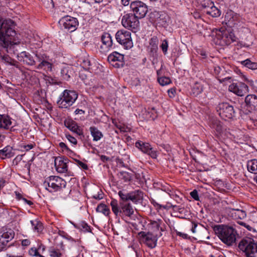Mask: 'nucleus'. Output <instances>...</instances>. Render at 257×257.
<instances>
[{
  "mask_svg": "<svg viewBox=\"0 0 257 257\" xmlns=\"http://www.w3.org/2000/svg\"><path fill=\"white\" fill-rule=\"evenodd\" d=\"M215 234L225 244L231 245L236 241V231L231 226L226 225H216L213 227Z\"/></svg>",
  "mask_w": 257,
  "mask_h": 257,
  "instance_id": "obj_1",
  "label": "nucleus"
},
{
  "mask_svg": "<svg viewBox=\"0 0 257 257\" xmlns=\"http://www.w3.org/2000/svg\"><path fill=\"white\" fill-rule=\"evenodd\" d=\"M110 204L111 210L116 216L131 217L134 214V209L129 203L124 202L118 203L116 200L112 199Z\"/></svg>",
  "mask_w": 257,
  "mask_h": 257,
  "instance_id": "obj_2",
  "label": "nucleus"
},
{
  "mask_svg": "<svg viewBox=\"0 0 257 257\" xmlns=\"http://www.w3.org/2000/svg\"><path fill=\"white\" fill-rule=\"evenodd\" d=\"M150 18L156 31L160 32L166 30L169 21V17L166 13L154 11L150 13Z\"/></svg>",
  "mask_w": 257,
  "mask_h": 257,
  "instance_id": "obj_3",
  "label": "nucleus"
},
{
  "mask_svg": "<svg viewBox=\"0 0 257 257\" xmlns=\"http://www.w3.org/2000/svg\"><path fill=\"white\" fill-rule=\"evenodd\" d=\"M78 94L75 91L65 90L60 96L57 104L60 108H68L75 102Z\"/></svg>",
  "mask_w": 257,
  "mask_h": 257,
  "instance_id": "obj_4",
  "label": "nucleus"
},
{
  "mask_svg": "<svg viewBox=\"0 0 257 257\" xmlns=\"http://www.w3.org/2000/svg\"><path fill=\"white\" fill-rule=\"evenodd\" d=\"M46 188L50 192H56L66 186V181L61 178L55 176H50L44 183Z\"/></svg>",
  "mask_w": 257,
  "mask_h": 257,
  "instance_id": "obj_5",
  "label": "nucleus"
},
{
  "mask_svg": "<svg viewBox=\"0 0 257 257\" xmlns=\"http://www.w3.org/2000/svg\"><path fill=\"white\" fill-rule=\"evenodd\" d=\"M239 248L245 252L246 256H250L257 252V243L253 239L246 237L242 239L238 244Z\"/></svg>",
  "mask_w": 257,
  "mask_h": 257,
  "instance_id": "obj_6",
  "label": "nucleus"
},
{
  "mask_svg": "<svg viewBox=\"0 0 257 257\" xmlns=\"http://www.w3.org/2000/svg\"><path fill=\"white\" fill-rule=\"evenodd\" d=\"M131 11L139 19L144 18L148 12V6L141 1H134L130 4Z\"/></svg>",
  "mask_w": 257,
  "mask_h": 257,
  "instance_id": "obj_7",
  "label": "nucleus"
},
{
  "mask_svg": "<svg viewBox=\"0 0 257 257\" xmlns=\"http://www.w3.org/2000/svg\"><path fill=\"white\" fill-rule=\"evenodd\" d=\"M216 109L218 114L223 119L232 118L234 115L233 106L227 102L219 103Z\"/></svg>",
  "mask_w": 257,
  "mask_h": 257,
  "instance_id": "obj_8",
  "label": "nucleus"
},
{
  "mask_svg": "<svg viewBox=\"0 0 257 257\" xmlns=\"http://www.w3.org/2000/svg\"><path fill=\"white\" fill-rule=\"evenodd\" d=\"M59 24L61 27H63L65 30L69 32H74L78 26L77 20L69 16L61 18L59 21Z\"/></svg>",
  "mask_w": 257,
  "mask_h": 257,
  "instance_id": "obj_9",
  "label": "nucleus"
},
{
  "mask_svg": "<svg viewBox=\"0 0 257 257\" xmlns=\"http://www.w3.org/2000/svg\"><path fill=\"white\" fill-rule=\"evenodd\" d=\"M14 236L15 232L11 229L3 228L0 231V251L5 248L8 243L14 238Z\"/></svg>",
  "mask_w": 257,
  "mask_h": 257,
  "instance_id": "obj_10",
  "label": "nucleus"
},
{
  "mask_svg": "<svg viewBox=\"0 0 257 257\" xmlns=\"http://www.w3.org/2000/svg\"><path fill=\"white\" fill-rule=\"evenodd\" d=\"M215 37L216 43L221 46L228 45L237 39L234 33H216Z\"/></svg>",
  "mask_w": 257,
  "mask_h": 257,
  "instance_id": "obj_11",
  "label": "nucleus"
},
{
  "mask_svg": "<svg viewBox=\"0 0 257 257\" xmlns=\"http://www.w3.org/2000/svg\"><path fill=\"white\" fill-rule=\"evenodd\" d=\"M121 24L124 27L133 31L139 26V19L132 14H127L122 17Z\"/></svg>",
  "mask_w": 257,
  "mask_h": 257,
  "instance_id": "obj_12",
  "label": "nucleus"
},
{
  "mask_svg": "<svg viewBox=\"0 0 257 257\" xmlns=\"http://www.w3.org/2000/svg\"><path fill=\"white\" fill-rule=\"evenodd\" d=\"M142 241L150 248L156 247L158 240V235H155L151 232H141Z\"/></svg>",
  "mask_w": 257,
  "mask_h": 257,
  "instance_id": "obj_13",
  "label": "nucleus"
},
{
  "mask_svg": "<svg viewBox=\"0 0 257 257\" xmlns=\"http://www.w3.org/2000/svg\"><path fill=\"white\" fill-rule=\"evenodd\" d=\"M115 37L117 41L126 49H130L133 46L131 33H116Z\"/></svg>",
  "mask_w": 257,
  "mask_h": 257,
  "instance_id": "obj_14",
  "label": "nucleus"
},
{
  "mask_svg": "<svg viewBox=\"0 0 257 257\" xmlns=\"http://www.w3.org/2000/svg\"><path fill=\"white\" fill-rule=\"evenodd\" d=\"M230 91L238 96H243L248 92V86L244 83H232L229 86Z\"/></svg>",
  "mask_w": 257,
  "mask_h": 257,
  "instance_id": "obj_15",
  "label": "nucleus"
},
{
  "mask_svg": "<svg viewBox=\"0 0 257 257\" xmlns=\"http://www.w3.org/2000/svg\"><path fill=\"white\" fill-rule=\"evenodd\" d=\"M204 8V12L206 14L211 16L212 17H218L220 16V11L214 6V3L209 1L207 0L203 5Z\"/></svg>",
  "mask_w": 257,
  "mask_h": 257,
  "instance_id": "obj_16",
  "label": "nucleus"
},
{
  "mask_svg": "<svg viewBox=\"0 0 257 257\" xmlns=\"http://www.w3.org/2000/svg\"><path fill=\"white\" fill-rule=\"evenodd\" d=\"M136 147L142 152L147 154L153 158H156L157 156V153L149 143H144L142 141L137 142Z\"/></svg>",
  "mask_w": 257,
  "mask_h": 257,
  "instance_id": "obj_17",
  "label": "nucleus"
},
{
  "mask_svg": "<svg viewBox=\"0 0 257 257\" xmlns=\"http://www.w3.org/2000/svg\"><path fill=\"white\" fill-rule=\"evenodd\" d=\"M20 43L18 40H16L8 33H0V45L7 48L10 45H18Z\"/></svg>",
  "mask_w": 257,
  "mask_h": 257,
  "instance_id": "obj_18",
  "label": "nucleus"
},
{
  "mask_svg": "<svg viewBox=\"0 0 257 257\" xmlns=\"http://www.w3.org/2000/svg\"><path fill=\"white\" fill-rule=\"evenodd\" d=\"M123 55L116 52H113L108 56V61L117 68L123 66Z\"/></svg>",
  "mask_w": 257,
  "mask_h": 257,
  "instance_id": "obj_19",
  "label": "nucleus"
},
{
  "mask_svg": "<svg viewBox=\"0 0 257 257\" xmlns=\"http://www.w3.org/2000/svg\"><path fill=\"white\" fill-rule=\"evenodd\" d=\"M15 22L11 19L3 21L0 18V32H16Z\"/></svg>",
  "mask_w": 257,
  "mask_h": 257,
  "instance_id": "obj_20",
  "label": "nucleus"
},
{
  "mask_svg": "<svg viewBox=\"0 0 257 257\" xmlns=\"http://www.w3.org/2000/svg\"><path fill=\"white\" fill-rule=\"evenodd\" d=\"M225 212L227 215L234 219H243L246 216L245 211L238 209L227 208Z\"/></svg>",
  "mask_w": 257,
  "mask_h": 257,
  "instance_id": "obj_21",
  "label": "nucleus"
},
{
  "mask_svg": "<svg viewBox=\"0 0 257 257\" xmlns=\"http://www.w3.org/2000/svg\"><path fill=\"white\" fill-rule=\"evenodd\" d=\"M238 18V15L232 11H228L226 12L224 17L225 25L228 28L234 27Z\"/></svg>",
  "mask_w": 257,
  "mask_h": 257,
  "instance_id": "obj_22",
  "label": "nucleus"
},
{
  "mask_svg": "<svg viewBox=\"0 0 257 257\" xmlns=\"http://www.w3.org/2000/svg\"><path fill=\"white\" fill-rule=\"evenodd\" d=\"M67 160L57 158L55 160V166L58 172L64 173L67 171Z\"/></svg>",
  "mask_w": 257,
  "mask_h": 257,
  "instance_id": "obj_23",
  "label": "nucleus"
},
{
  "mask_svg": "<svg viewBox=\"0 0 257 257\" xmlns=\"http://www.w3.org/2000/svg\"><path fill=\"white\" fill-rule=\"evenodd\" d=\"M64 124L66 127L69 129L71 131L75 133L78 136L83 135L82 130L77 124V123L71 120H66L64 122Z\"/></svg>",
  "mask_w": 257,
  "mask_h": 257,
  "instance_id": "obj_24",
  "label": "nucleus"
},
{
  "mask_svg": "<svg viewBox=\"0 0 257 257\" xmlns=\"http://www.w3.org/2000/svg\"><path fill=\"white\" fill-rule=\"evenodd\" d=\"M131 201L135 204L141 203L143 200V192L140 190H135L130 192Z\"/></svg>",
  "mask_w": 257,
  "mask_h": 257,
  "instance_id": "obj_25",
  "label": "nucleus"
},
{
  "mask_svg": "<svg viewBox=\"0 0 257 257\" xmlns=\"http://www.w3.org/2000/svg\"><path fill=\"white\" fill-rule=\"evenodd\" d=\"M18 58L20 61L23 60L24 62L29 65H33L35 64V61L33 57L26 51L22 52L18 55Z\"/></svg>",
  "mask_w": 257,
  "mask_h": 257,
  "instance_id": "obj_26",
  "label": "nucleus"
},
{
  "mask_svg": "<svg viewBox=\"0 0 257 257\" xmlns=\"http://www.w3.org/2000/svg\"><path fill=\"white\" fill-rule=\"evenodd\" d=\"M12 125L10 117L6 114H0V128L9 129Z\"/></svg>",
  "mask_w": 257,
  "mask_h": 257,
  "instance_id": "obj_27",
  "label": "nucleus"
},
{
  "mask_svg": "<svg viewBox=\"0 0 257 257\" xmlns=\"http://www.w3.org/2000/svg\"><path fill=\"white\" fill-rule=\"evenodd\" d=\"M210 127L213 130L215 135L219 137L222 132V126L221 122L217 119H212L210 124Z\"/></svg>",
  "mask_w": 257,
  "mask_h": 257,
  "instance_id": "obj_28",
  "label": "nucleus"
},
{
  "mask_svg": "<svg viewBox=\"0 0 257 257\" xmlns=\"http://www.w3.org/2000/svg\"><path fill=\"white\" fill-rule=\"evenodd\" d=\"M101 41L103 44L101 48L105 50H108L112 45V40L109 33H104L101 36Z\"/></svg>",
  "mask_w": 257,
  "mask_h": 257,
  "instance_id": "obj_29",
  "label": "nucleus"
},
{
  "mask_svg": "<svg viewBox=\"0 0 257 257\" xmlns=\"http://www.w3.org/2000/svg\"><path fill=\"white\" fill-rule=\"evenodd\" d=\"M245 102L251 109H257V97L255 95H248L246 96Z\"/></svg>",
  "mask_w": 257,
  "mask_h": 257,
  "instance_id": "obj_30",
  "label": "nucleus"
},
{
  "mask_svg": "<svg viewBox=\"0 0 257 257\" xmlns=\"http://www.w3.org/2000/svg\"><path fill=\"white\" fill-rule=\"evenodd\" d=\"M89 130L94 141H99L103 137L102 133L96 127L91 126Z\"/></svg>",
  "mask_w": 257,
  "mask_h": 257,
  "instance_id": "obj_31",
  "label": "nucleus"
},
{
  "mask_svg": "<svg viewBox=\"0 0 257 257\" xmlns=\"http://www.w3.org/2000/svg\"><path fill=\"white\" fill-rule=\"evenodd\" d=\"M248 170L254 174H257V159L248 161L247 164Z\"/></svg>",
  "mask_w": 257,
  "mask_h": 257,
  "instance_id": "obj_32",
  "label": "nucleus"
},
{
  "mask_svg": "<svg viewBox=\"0 0 257 257\" xmlns=\"http://www.w3.org/2000/svg\"><path fill=\"white\" fill-rule=\"evenodd\" d=\"M52 63L47 61L46 59L42 61L37 66V68L39 69H43L45 71H51L52 70Z\"/></svg>",
  "mask_w": 257,
  "mask_h": 257,
  "instance_id": "obj_33",
  "label": "nucleus"
},
{
  "mask_svg": "<svg viewBox=\"0 0 257 257\" xmlns=\"http://www.w3.org/2000/svg\"><path fill=\"white\" fill-rule=\"evenodd\" d=\"M96 210L97 212L102 213L106 216L108 215L110 213L109 208L105 204L102 203L97 206Z\"/></svg>",
  "mask_w": 257,
  "mask_h": 257,
  "instance_id": "obj_34",
  "label": "nucleus"
},
{
  "mask_svg": "<svg viewBox=\"0 0 257 257\" xmlns=\"http://www.w3.org/2000/svg\"><path fill=\"white\" fill-rule=\"evenodd\" d=\"M31 223L33 227V230L37 232H41L43 229L42 224L37 220H31Z\"/></svg>",
  "mask_w": 257,
  "mask_h": 257,
  "instance_id": "obj_35",
  "label": "nucleus"
},
{
  "mask_svg": "<svg viewBox=\"0 0 257 257\" xmlns=\"http://www.w3.org/2000/svg\"><path fill=\"white\" fill-rule=\"evenodd\" d=\"M202 91V85L198 82L195 83L192 88V92L193 94L195 96L200 94Z\"/></svg>",
  "mask_w": 257,
  "mask_h": 257,
  "instance_id": "obj_36",
  "label": "nucleus"
},
{
  "mask_svg": "<svg viewBox=\"0 0 257 257\" xmlns=\"http://www.w3.org/2000/svg\"><path fill=\"white\" fill-rule=\"evenodd\" d=\"M80 60L81 61V65L85 69L90 70L91 69L90 60L88 57L81 58Z\"/></svg>",
  "mask_w": 257,
  "mask_h": 257,
  "instance_id": "obj_37",
  "label": "nucleus"
},
{
  "mask_svg": "<svg viewBox=\"0 0 257 257\" xmlns=\"http://www.w3.org/2000/svg\"><path fill=\"white\" fill-rule=\"evenodd\" d=\"M241 64L250 69H257V63L251 62L248 59L241 61Z\"/></svg>",
  "mask_w": 257,
  "mask_h": 257,
  "instance_id": "obj_38",
  "label": "nucleus"
},
{
  "mask_svg": "<svg viewBox=\"0 0 257 257\" xmlns=\"http://www.w3.org/2000/svg\"><path fill=\"white\" fill-rule=\"evenodd\" d=\"M41 247H42V249L43 250H44L45 249L44 246H40L38 248V249H37L35 247H32L30 250H29V254L32 255V256H39V257H44L43 256L40 255L39 254V252L38 251V250L39 249H41Z\"/></svg>",
  "mask_w": 257,
  "mask_h": 257,
  "instance_id": "obj_39",
  "label": "nucleus"
},
{
  "mask_svg": "<svg viewBox=\"0 0 257 257\" xmlns=\"http://www.w3.org/2000/svg\"><path fill=\"white\" fill-rule=\"evenodd\" d=\"M158 81L162 86H165L171 83V81L169 77H159Z\"/></svg>",
  "mask_w": 257,
  "mask_h": 257,
  "instance_id": "obj_40",
  "label": "nucleus"
},
{
  "mask_svg": "<svg viewBox=\"0 0 257 257\" xmlns=\"http://www.w3.org/2000/svg\"><path fill=\"white\" fill-rule=\"evenodd\" d=\"M1 59L5 63L9 64L10 65H15V60L11 58L9 55L1 56Z\"/></svg>",
  "mask_w": 257,
  "mask_h": 257,
  "instance_id": "obj_41",
  "label": "nucleus"
},
{
  "mask_svg": "<svg viewBox=\"0 0 257 257\" xmlns=\"http://www.w3.org/2000/svg\"><path fill=\"white\" fill-rule=\"evenodd\" d=\"M118 194L122 200V202H126L127 201L130 200V193H124L122 191H119Z\"/></svg>",
  "mask_w": 257,
  "mask_h": 257,
  "instance_id": "obj_42",
  "label": "nucleus"
},
{
  "mask_svg": "<svg viewBox=\"0 0 257 257\" xmlns=\"http://www.w3.org/2000/svg\"><path fill=\"white\" fill-rule=\"evenodd\" d=\"M162 223V221L160 219H158L156 221H151L150 225L154 230H159Z\"/></svg>",
  "mask_w": 257,
  "mask_h": 257,
  "instance_id": "obj_43",
  "label": "nucleus"
},
{
  "mask_svg": "<svg viewBox=\"0 0 257 257\" xmlns=\"http://www.w3.org/2000/svg\"><path fill=\"white\" fill-rule=\"evenodd\" d=\"M157 50L158 46L156 44L154 43L153 45H151V47L150 48V55L155 57L156 55Z\"/></svg>",
  "mask_w": 257,
  "mask_h": 257,
  "instance_id": "obj_44",
  "label": "nucleus"
},
{
  "mask_svg": "<svg viewBox=\"0 0 257 257\" xmlns=\"http://www.w3.org/2000/svg\"><path fill=\"white\" fill-rule=\"evenodd\" d=\"M163 53L166 54L167 52L168 47V42L167 40L165 39L162 41V43L160 46Z\"/></svg>",
  "mask_w": 257,
  "mask_h": 257,
  "instance_id": "obj_45",
  "label": "nucleus"
},
{
  "mask_svg": "<svg viewBox=\"0 0 257 257\" xmlns=\"http://www.w3.org/2000/svg\"><path fill=\"white\" fill-rule=\"evenodd\" d=\"M8 149L7 148L0 150V155L7 158L11 157V154L10 152H8Z\"/></svg>",
  "mask_w": 257,
  "mask_h": 257,
  "instance_id": "obj_46",
  "label": "nucleus"
},
{
  "mask_svg": "<svg viewBox=\"0 0 257 257\" xmlns=\"http://www.w3.org/2000/svg\"><path fill=\"white\" fill-rule=\"evenodd\" d=\"M51 257H61V253L59 250L52 249L50 251Z\"/></svg>",
  "mask_w": 257,
  "mask_h": 257,
  "instance_id": "obj_47",
  "label": "nucleus"
},
{
  "mask_svg": "<svg viewBox=\"0 0 257 257\" xmlns=\"http://www.w3.org/2000/svg\"><path fill=\"white\" fill-rule=\"evenodd\" d=\"M66 137L67 139L72 144L76 145L77 143V140L74 137H72L70 135H66Z\"/></svg>",
  "mask_w": 257,
  "mask_h": 257,
  "instance_id": "obj_48",
  "label": "nucleus"
},
{
  "mask_svg": "<svg viewBox=\"0 0 257 257\" xmlns=\"http://www.w3.org/2000/svg\"><path fill=\"white\" fill-rule=\"evenodd\" d=\"M176 89L174 88H171L168 90V94L170 98H173L175 96Z\"/></svg>",
  "mask_w": 257,
  "mask_h": 257,
  "instance_id": "obj_49",
  "label": "nucleus"
},
{
  "mask_svg": "<svg viewBox=\"0 0 257 257\" xmlns=\"http://www.w3.org/2000/svg\"><path fill=\"white\" fill-rule=\"evenodd\" d=\"M35 55L38 60L41 61V62H42V61L45 60L47 58L46 56L44 54L36 53Z\"/></svg>",
  "mask_w": 257,
  "mask_h": 257,
  "instance_id": "obj_50",
  "label": "nucleus"
},
{
  "mask_svg": "<svg viewBox=\"0 0 257 257\" xmlns=\"http://www.w3.org/2000/svg\"><path fill=\"white\" fill-rule=\"evenodd\" d=\"M191 196L195 200H199V196L197 190H194L193 191L190 192Z\"/></svg>",
  "mask_w": 257,
  "mask_h": 257,
  "instance_id": "obj_51",
  "label": "nucleus"
},
{
  "mask_svg": "<svg viewBox=\"0 0 257 257\" xmlns=\"http://www.w3.org/2000/svg\"><path fill=\"white\" fill-rule=\"evenodd\" d=\"M121 175L125 182L129 181L131 179V176L127 172L121 173Z\"/></svg>",
  "mask_w": 257,
  "mask_h": 257,
  "instance_id": "obj_52",
  "label": "nucleus"
},
{
  "mask_svg": "<svg viewBox=\"0 0 257 257\" xmlns=\"http://www.w3.org/2000/svg\"><path fill=\"white\" fill-rule=\"evenodd\" d=\"M77 164L78 166L79 167H80L81 168H82L84 170L88 169V166L85 163L78 160V161H77Z\"/></svg>",
  "mask_w": 257,
  "mask_h": 257,
  "instance_id": "obj_53",
  "label": "nucleus"
},
{
  "mask_svg": "<svg viewBox=\"0 0 257 257\" xmlns=\"http://www.w3.org/2000/svg\"><path fill=\"white\" fill-rule=\"evenodd\" d=\"M93 198L97 200H100L102 199L103 194L102 193V192L101 191L100 192H98L97 194L94 195L93 196Z\"/></svg>",
  "mask_w": 257,
  "mask_h": 257,
  "instance_id": "obj_54",
  "label": "nucleus"
},
{
  "mask_svg": "<svg viewBox=\"0 0 257 257\" xmlns=\"http://www.w3.org/2000/svg\"><path fill=\"white\" fill-rule=\"evenodd\" d=\"M192 228L191 231L193 233H196L197 232V227H198L197 223L192 222Z\"/></svg>",
  "mask_w": 257,
  "mask_h": 257,
  "instance_id": "obj_55",
  "label": "nucleus"
},
{
  "mask_svg": "<svg viewBox=\"0 0 257 257\" xmlns=\"http://www.w3.org/2000/svg\"><path fill=\"white\" fill-rule=\"evenodd\" d=\"M31 241L28 239H23L21 241V244L23 246H28L30 244Z\"/></svg>",
  "mask_w": 257,
  "mask_h": 257,
  "instance_id": "obj_56",
  "label": "nucleus"
},
{
  "mask_svg": "<svg viewBox=\"0 0 257 257\" xmlns=\"http://www.w3.org/2000/svg\"><path fill=\"white\" fill-rule=\"evenodd\" d=\"M67 70L66 68H64L61 70V73L64 75V77L65 79L70 78V76L67 74Z\"/></svg>",
  "mask_w": 257,
  "mask_h": 257,
  "instance_id": "obj_57",
  "label": "nucleus"
},
{
  "mask_svg": "<svg viewBox=\"0 0 257 257\" xmlns=\"http://www.w3.org/2000/svg\"><path fill=\"white\" fill-rule=\"evenodd\" d=\"M34 147V145L33 144H29L27 145H24L23 148L25 149L26 151H28L30 150L33 149Z\"/></svg>",
  "mask_w": 257,
  "mask_h": 257,
  "instance_id": "obj_58",
  "label": "nucleus"
},
{
  "mask_svg": "<svg viewBox=\"0 0 257 257\" xmlns=\"http://www.w3.org/2000/svg\"><path fill=\"white\" fill-rule=\"evenodd\" d=\"M15 194H16V198L19 200H23V198H24L22 194L19 192H15Z\"/></svg>",
  "mask_w": 257,
  "mask_h": 257,
  "instance_id": "obj_59",
  "label": "nucleus"
},
{
  "mask_svg": "<svg viewBox=\"0 0 257 257\" xmlns=\"http://www.w3.org/2000/svg\"><path fill=\"white\" fill-rule=\"evenodd\" d=\"M221 68L219 66H216L214 67V71L216 74H219L220 72Z\"/></svg>",
  "mask_w": 257,
  "mask_h": 257,
  "instance_id": "obj_60",
  "label": "nucleus"
},
{
  "mask_svg": "<svg viewBox=\"0 0 257 257\" xmlns=\"http://www.w3.org/2000/svg\"><path fill=\"white\" fill-rule=\"evenodd\" d=\"M59 146L62 149H68L67 146L66 145V144L64 143H63V142L60 143Z\"/></svg>",
  "mask_w": 257,
  "mask_h": 257,
  "instance_id": "obj_61",
  "label": "nucleus"
},
{
  "mask_svg": "<svg viewBox=\"0 0 257 257\" xmlns=\"http://www.w3.org/2000/svg\"><path fill=\"white\" fill-rule=\"evenodd\" d=\"M75 114H83L84 113V111L82 110V109H76L75 111Z\"/></svg>",
  "mask_w": 257,
  "mask_h": 257,
  "instance_id": "obj_62",
  "label": "nucleus"
},
{
  "mask_svg": "<svg viewBox=\"0 0 257 257\" xmlns=\"http://www.w3.org/2000/svg\"><path fill=\"white\" fill-rule=\"evenodd\" d=\"M239 224L245 226L246 228H247L248 230H250L251 227L248 225H246V224L243 222H241L239 223Z\"/></svg>",
  "mask_w": 257,
  "mask_h": 257,
  "instance_id": "obj_63",
  "label": "nucleus"
},
{
  "mask_svg": "<svg viewBox=\"0 0 257 257\" xmlns=\"http://www.w3.org/2000/svg\"><path fill=\"white\" fill-rule=\"evenodd\" d=\"M177 234L179 235V236H182L183 238H187V236H188V235L187 234L182 233L181 232H178V233H177Z\"/></svg>",
  "mask_w": 257,
  "mask_h": 257,
  "instance_id": "obj_64",
  "label": "nucleus"
}]
</instances>
